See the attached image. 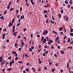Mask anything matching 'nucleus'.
<instances>
[{
	"mask_svg": "<svg viewBox=\"0 0 73 73\" xmlns=\"http://www.w3.org/2000/svg\"><path fill=\"white\" fill-rule=\"evenodd\" d=\"M48 33V31L46 30H45L44 31V32H43V35H47V34Z\"/></svg>",
	"mask_w": 73,
	"mask_h": 73,
	"instance_id": "obj_1",
	"label": "nucleus"
},
{
	"mask_svg": "<svg viewBox=\"0 0 73 73\" xmlns=\"http://www.w3.org/2000/svg\"><path fill=\"white\" fill-rule=\"evenodd\" d=\"M14 61L13 60V59H12V62L10 61L9 63L10 66H12V64H13L14 63Z\"/></svg>",
	"mask_w": 73,
	"mask_h": 73,
	"instance_id": "obj_2",
	"label": "nucleus"
},
{
	"mask_svg": "<svg viewBox=\"0 0 73 73\" xmlns=\"http://www.w3.org/2000/svg\"><path fill=\"white\" fill-rule=\"evenodd\" d=\"M58 40H59V37H56L55 40V42H57V41H58Z\"/></svg>",
	"mask_w": 73,
	"mask_h": 73,
	"instance_id": "obj_3",
	"label": "nucleus"
},
{
	"mask_svg": "<svg viewBox=\"0 0 73 73\" xmlns=\"http://www.w3.org/2000/svg\"><path fill=\"white\" fill-rule=\"evenodd\" d=\"M46 38H44V39L43 44H45V42H46Z\"/></svg>",
	"mask_w": 73,
	"mask_h": 73,
	"instance_id": "obj_4",
	"label": "nucleus"
},
{
	"mask_svg": "<svg viewBox=\"0 0 73 73\" xmlns=\"http://www.w3.org/2000/svg\"><path fill=\"white\" fill-rule=\"evenodd\" d=\"M60 53H61V54H64V51H62V50H61L60 51Z\"/></svg>",
	"mask_w": 73,
	"mask_h": 73,
	"instance_id": "obj_5",
	"label": "nucleus"
},
{
	"mask_svg": "<svg viewBox=\"0 0 73 73\" xmlns=\"http://www.w3.org/2000/svg\"><path fill=\"white\" fill-rule=\"evenodd\" d=\"M5 60H3V62H2V65H3V64H5Z\"/></svg>",
	"mask_w": 73,
	"mask_h": 73,
	"instance_id": "obj_6",
	"label": "nucleus"
},
{
	"mask_svg": "<svg viewBox=\"0 0 73 73\" xmlns=\"http://www.w3.org/2000/svg\"><path fill=\"white\" fill-rule=\"evenodd\" d=\"M3 61V57H1L0 58V62H1Z\"/></svg>",
	"mask_w": 73,
	"mask_h": 73,
	"instance_id": "obj_7",
	"label": "nucleus"
},
{
	"mask_svg": "<svg viewBox=\"0 0 73 73\" xmlns=\"http://www.w3.org/2000/svg\"><path fill=\"white\" fill-rule=\"evenodd\" d=\"M69 3L70 4H71V5H72V0H70Z\"/></svg>",
	"mask_w": 73,
	"mask_h": 73,
	"instance_id": "obj_8",
	"label": "nucleus"
},
{
	"mask_svg": "<svg viewBox=\"0 0 73 73\" xmlns=\"http://www.w3.org/2000/svg\"><path fill=\"white\" fill-rule=\"evenodd\" d=\"M44 13H48V11L45 10H44L43 11Z\"/></svg>",
	"mask_w": 73,
	"mask_h": 73,
	"instance_id": "obj_9",
	"label": "nucleus"
},
{
	"mask_svg": "<svg viewBox=\"0 0 73 73\" xmlns=\"http://www.w3.org/2000/svg\"><path fill=\"white\" fill-rule=\"evenodd\" d=\"M59 30H60V31H62V27H60L59 28Z\"/></svg>",
	"mask_w": 73,
	"mask_h": 73,
	"instance_id": "obj_10",
	"label": "nucleus"
},
{
	"mask_svg": "<svg viewBox=\"0 0 73 73\" xmlns=\"http://www.w3.org/2000/svg\"><path fill=\"white\" fill-rule=\"evenodd\" d=\"M65 3L66 4H68V1H65Z\"/></svg>",
	"mask_w": 73,
	"mask_h": 73,
	"instance_id": "obj_11",
	"label": "nucleus"
},
{
	"mask_svg": "<svg viewBox=\"0 0 73 73\" xmlns=\"http://www.w3.org/2000/svg\"><path fill=\"white\" fill-rule=\"evenodd\" d=\"M44 37L43 36L41 38V41H43V40H44Z\"/></svg>",
	"mask_w": 73,
	"mask_h": 73,
	"instance_id": "obj_12",
	"label": "nucleus"
},
{
	"mask_svg": "<svg viewBox=\"0 0 73 73\" xmlns=\"http://www.w3.org/2000/svg\"><path fill=\"white\" fill-rule=\"evenodd\" d=\"M12 24H13L10 22L9 23V26H10V27H11V26L12 25Z\"/></svg>",
	"mask_w": 73,
	"mask_h": 73,
	"instance_id": "obj_13",
	"label": "nucleus"
},
{
	"mask_svg": "<svg viewBox=\"0 0 73 73\" xmlns=\"http://www.w3.org/2000/svg\"><path fill=\"white\" fill-rule=\"evenodd\" d=\"M52 33H55V35H57V32H56V31H52Z\"/></svg>",
	"mask_w": 73,
	"mask_h": 73,
	"instance_id": "obj_14",
	"label": "nucleus"
},
{
	"mask_svg": "<svg viewBox=\"0 0 73 73\" xmlns=\"http://www.w3.org/2000/svg\"><path fill=\"white\" fill-rule=\"evenodd\" d=\"M67 42H70V38H68V41Z\"/></svg>",
	"mask_w": 73,
	"mask_h": 73,
	"instance_id": "obj_15",
	"label": "nucleus"
},
{
	"mask_svg": "<svg viewBox=\"0 0 73 73\" xmlns=\"http://www.w3.org/2000/svg\"><path fill=\"white\" fill-rule=\"evenodd\" d=\"M55 71V69L54 68H53L52 69V72H54Z\"/></svg>",
	"mask_w": 73,
	"mask_h": 73,
	"instance_id": "obj_16",
	"label": "nucleus"
},
{
	"mask_svg": "<svg viewBox=\"0 0 73 73\" xmlns=\"http://www.w3.org/2000/svg\"><path fill=\"white\" fill-rule=\"evenodd\" d=\"M16 53V52H15V51H13L12 52V54H15Z\"/></svg>",
	"mask_w": 73,
	"mask_h": 73,
	"instance_id": "obj_17",
	"label": "nucleus"
},
{
	"mask_svg": "<svg viewBox=\"0 0 73 73\" xmlns=\"http://www.w3.org/2000/svg\"><path fill=\"white\" fill-rule=\"evenodd\" d=\"M58 16L59 18H61V14H58Z\"/></svg>",
	"mask_w": 73,
	"mask_h": 73,
	"instance_id": "obj_18",
	"label": "nucleus"
},
{
	"mask_svg": "<svg viewBox=\"0 0 73 73\" xmlns=\"http://www.w3.org/2000/svg\"><path fill=\"white\" fill-rule=\"evenodd\" d=\"M70 32H73V29H72L71 28H70Z\"/></svg>",
	"mask_w": 73,
	"mask_h": 73,
	"instance_id": "obj_19",
	"label": "nucleus"
},
{
	"mask_svg": "<svg viewBox=\"0 0 73 73\" xmlns=\"http://www.w3.org/2000/svg\"><path fill=\"white\" fill-rule=\"evenodd\" d=\"M25 70L27 72H29V69H28V68H26L25 69Z\"/></svg>",
	"mask_w": 73,
	"mask_h": 73,
	"instance_id": "obj_20",
	"label": "nucleus"
},
{
	"mask_svg": "<svg viewBox=\"0 0 73 73\" xmlns=\"http://www.w3.org/2000/svg\"><path fill=\"white\" fill-rule=\"evenodd\" d=\"M19 59V58L18 57H17L15 58V61H16V60H17Z\"/></svg>",
	"mask_w": 73,
	"mask_h": 73,
	"instance_id": "obj_21",
	"label": "nucleus"
},
{
	"mask_svg": "<svg viewBox=\"0 0 73 73\" xmlns=\"http://www.w3.org/2000/svg\"><path fill=\"white\" fill-rule=\"evenodd\" d=\"M21 45H23V46L24 45V42H21Z\"/></svg>",
	"mask_w": 73,
	"mask_h": 73,
	"instance_id": "obj_22",
	"label": "nucleus"
},
{
	"mask_svg": "<svg viewBox=\"0 0 73 73\" xmlns=\"http://www.w3.org/2000/svg\"><path fill=\"white\" fill-rule=\"evenodd\" d=\"M7 70L8 71H9V70H11V68H9L8 69H7Z\"/></svg>",
	"mask_w": 73,
	"mask_h": 73,
	"instance_id": "obj_23",
	"label": "nucleus"
},
{
	"mask_svg": "<svg viewBox=\"0 0 73 73\" xmlns=\"http://www.w3.org/2000/svg\"><path fill=\"white\" fill-rule=\"evenodd\" d=\"M7 11H5L3 15H5V14H6L7 13Z\"/></svg>",
	"mask_w": 73,
	"mask_h": 73,
	"instance_id": "obj_24",
	"label": "nucleus"
},
{
	"mask_svg": "<svg viewBox=\"0 0 73 73\" xmlns=\"http://www.w3.org/2000/svg\"><path fill=\"white\" fill-rule=\"evenodd\" d=\"M41 49H40V50H37V52H38V53H39L40 52H41Z\"/></svg>",
	"mask_w": 73,
	"mask_h": 73,
	"instance_id": "obj_25",
	"label": "nucleus"
},
{
	"mask_svg": "<svg viewBox=\"0 0 73 73\" xmlns=\"http://www.w3.org/2000/svg\"><path fill=\"white\" fill-rule=\"evenodd\" d=\"M68 17H66V21H68Z\"/></svg>",
	"mask_w": 73,
	"mask_h": 73,
	"instance_id": "obj_26",
	"label": "nucleus"
},
{
	"mask_svg": "<svg viewBox=\"0 0 73 73\" xmlns=\"http://www.w3.org/2000/svg\"><path fill=\"white\" fill-rule=\"evenodd\" d=\"M67 68H69V63L68 62L67 63Z\"/></svg>",
	"mask_w": 73,
	"mask_h": 73,
	"instance_id": "obj_27",
	"label": "nucleus"
},
{
	"mask_svg": "<svg viewBox=\"0 0 73 73\" xmlns=\"http://www.w3.org/2000/svg\"><path fill=\"white\" fill-rule=\"evenodd\" d=\"M50 22L51 23H52V24H54V22L52 21L51 20H50Z\"/></svg>",
	"mask_w": 73,
	"mask_h": 73,
	"instance_id": "obj_28",
	"label": "nucleus"
},
{
	"mask_svg": "<svg viewBox=\"0 0 73 73\" xmlns=\"http://www.w3.org/2000/svg\"><path fill=\"white\" fill-rule=\"evenodd\" d=\"M68 48H69V49H72V47L71 46V47H67V48L68 49Z\"/></svg>",
	"mask_w": 73,
	"mask_h": 73,
	"instance_id": "obj_29",
	"label": "nucleus"
},
{
	"mask_svg": "<svg viewBox=\"0 0 73 73\" xmlns=\"http://www.w3.org/2000/svg\"><path fill=\"white\" fill-rule=\"evenodd\" d=\"M44 70H46V69H47V67L46 66H45L44 67Z\"/></svg>",
	"mask_w": 73,
	"mask_h": 73,
	"instance_id": "obj_30",
	"label": "nucleus"
},
{
	"mask_svg": "<svg viewBox=\"0 0 73 73\" xmlns=\"http://www.w3.org/2000/svg\"><path fill=\"white\" fill-rule=\"evenodd\" d=\"M17 46V43H15V47H16Z\"/></svg>",
	"mask_w": 73,
	"mask_h": 73,
	"instance_id": "obj_31",
	"label": "nucleus"
},
{
	"mask_svg": "<svg viewBox=\"0 0 73 73\" xmlns=\"http://www.w3.org/2000/svg\"><path fill=\"white\" fill-rule=\"evenodd\" d=\"M29 50L30 51L32 52V49L31 48H30Z\"/></svg>",
	"mask_w": 73,
	"mask_h": 73,
	"instance_id": "obj_32",
	"label": "nucleus"
},
{
	"mask_svg": "<svg viewBox=\"0 0 73 73\" xmlns=\"http://www.w3.org/2000/svg\"><path fill=\"white\" fill-rule=\"evenodd\" d=\"M11 4H12V1H10L9 3V5H10Z\"/></svg>",
	"mask_w": 73,
	"mask_h": 73,
	"instance_id": "obj_33",
	"label": "nucleus"
},
{
	"mask_svg": "<svg viewBox=\"0 0 73 73\" xmlns=\"http://www.w3.org/2000/svg\"><path fill=\"white\" fill-rule=\"evenodd\" d=\"M22 7H21L20 8V12H21V11H22Z\"/></svg>",
	"mask_w": 73,
	"mask_h": 73,
	"instance_id": "obj_34",
	"label": "nucleus"
},
{
	"mask_svg": "<svg viewBox=\"0 0 73 73\" xmlns=\"http://www.w3.org/2000/svg\"><path fill=\"white\" fill-rule=\"evenodd\" d=\"M7 7L8 9H9V8H10V5H8L7 6Z\"/></svg>",
	"mask_w": 73,
	"mask_h": 73,
	"instance_id": "obj_35",
	"label": "nucleus"
},
{
	"mask_svg": "<svg viewBox=\"0 0 73 73\" xmlns=\"http://www.w3.org/2000/svg\"><path fill=\"white\" fill-rule=\"evenodd\" d=\"M52 20H55V19H54V17H53V16H52Z\"/></svg>",
	"mask_w": 73,
	"mask_h": 73,
	"instance_id": "obj_36",
	"label": "nucleus"
},
{
	"mask_svg": "<svg viewBox=\"0 0 73 73\" xmlns=\"http://www.w3.org/2000/svg\"><path fill=\"white\" fill-rule=\"evenodd\" d=\"M7 31V29H3V32H5V31Z\"/></svg>",
	"mask_w": 73,
	"mask_h": 73,
	"instance_id": "obj_37",
	"label": "nucleus"
},
{
	"mask_svg": "<svg viewBox=\"0 0 73 73\" xmlns=\"http://www.w3.org/2000/svg\"><path fill=\"white\" fill-rule=\"evenodd\" d=\"M70 36H73V33H71L70 34Z\"/></svg>",
	"mask_w": 73,
	"mask_h": 73,
	"instance_id": "obj_38",
	"label": "nucleus"
},
{
	"mask_svg": "<svg viewBox=\"0 0 73 73\" xmlns=\"http://www.w3.org/2000/svg\"><path fill=\"white\" fill-rule=\"evenodd\" d=\"M18 50H19V51H21V48H19Z\"/></svg>",
	"mask_w": 73,
	"mask_h": 73,
	"instance_id": "obj_39",
	"label": "nucleus"
},
{
	"mask_svg": "<svg viewBox=\"0 0 73 73\" xmlns=\"http://www.w3.org/2000/svg\"><path fill=\"white\" fill-rule=\"evenodd\" d=\"M11 58H12V57H11L9 56V57L8 58V59L9 60H11Z\"/></svg>",
	"mask_w": 73,
	"mask_h": 73,
	"instance_id": "obj_40",
	"label": "nucleus"
},
{
	"mask_svg": "<svg viewBox=\"0 0 73 73\" xmlns=\"http://www.w3.org/2000/svg\"><path fill=\"white\" fill-rule=\"evenodd\" d=\"M8 64H9V63L6 62L5 63V64L6 65H8Z\"/></svg>",
	"mask_w": 73,
	"mask_h": 73,
	"instance_id": "obj_41",
	"label": "nucleus"
},
{
	"mask_svg": "<svg viewBox=\"0 0 73 73\" xmlns=\"http://www.w3.org/2000/svg\"><path fill=\"white\" fill-rule=\"evenodd\" d=\"M25 56L26 57H28V54H25Z\"/></svg>",
	"mask_w": 73,
	"mask_h": 73,
	"instance_id": "obj_42",
	"label": "nucleus"
},
{
	"mask_svg": "<svg viewBox=\"0 0 73 73\" xmlns=\"http://www.w3.org/2000/svg\"><path fill=\"white\" fill-rule=\"evenodd\" d=\"M15 26H13V29H15Z\"/></svg>",
	"mask_w": 73,
	"mask_h": 73,
	"instance_id": "obj_43",
	"label": "nucleus"
},
{
	"mask_svg": "<svg viewBox=\"0 0 73 73\" xmlns=\"http://www.w3.org/2000/svg\"><path fill=\"white\" fill-rule=\"evenodd\" d=\"M14 9H13V8H12L10 10V11H12V10H13Z\"/></svg>",
	"mask_w": 73,
	"mask_h": 73,
	"instance_id": "obj_44",
	"label": "nucleus"
},
{
	"mask_svg": "<svg viewBox=\"0 0 73 73\" xmlns=\"http://www.w3.org/2000/svg\"><path fill=\"white\" fill-rule=\"evenodd\" d=\"M13 36H16L17 35L15 34V33H14L13 34Z\"/></svg>",
	"mask_w": 73,
	"mask_h": 73,
	"instance_id": "obj_45",
	"label": "nucleus"
},
{
	"mask_svg": "<svg viewBox=\"0 0 73 73\" xmlns=\"http://www.w3.org/2000/svg\"><path fill=\"white\" fill-rule=\"evenodd\" d=\"M15 56L16 57H17V53L16 52L15 53Z\"/></svg>",
	"mask_w": 73,
	"mask_h": 73,
	"instance_id": "obj_46",
	"label": "nucleus"
},
{
	"mask_svg": "<svg viewBox=\"0 0 73 73\" xmlns=\"http://www.w3.org/2000/svg\"><path fill=\"white\" fill-rule=\"evenodd\" d=\"M14 21H15V19H13L12 20V23H14Z\"/></svg>",
	"mask_w": 73,
	"mask_h": 73,
	"instance_id": "obj_47",
	"label": "nucleus"
},
{
	"mask_svg": "<svg viewBox=\"0 0 73 73\" xmlns=\"http://www.w3.org/2000/svg\"><path fill=\"white\" fill-rule=\"evenodd\" d=\"M31 38H32V37H33V34H32L31 35Z\"/></svg>",
	"mask_w": 73,
	"mask_h": 73,
	"instance_id": "obj_48",
	"label": "nucleus"
},
{
	"mask_svg": "<svg viewBox=\"0 0 73 73\" xmlns=\"http://www.w3.org/2000/svg\"><path fill=\"white\" fill-rule=\"evenodd\" d=\"M19 64H22L23 63V62L19 61Z\"/></svg>",
	"mask_w": 73,
	"mask_h": 73,
	"instance_id": "obj_49",
	"label": "nucleus"
},
{
	"mask_svg": "<svg viewBox=\"0 0 73 73\" xmlns=\"http://www.w3.org/2000/svg\"><path fill=\"white\" fill-rule=\"evenodd\" d=\"M66 36H65L64 38V39L65 40V39H66Z\"/></svg>",
	"mask_w": 73,
	"mask_h": 73,
	"instance_id": "obj_50",
	"label": "nucleus"
},
{
	"mask_svg": "<svg viewBox=\"0 0 73 73\" xmlns=\"http://www.w3.org/2000/svg\"><path fill=\"white\" fill-rule=\"evenodd\" d=\"M38 69V72H40V71H41V68H39Z\"/></svg>",
	"mask_w": 73,
	"mask_h": 73,
	"instance_id": "obj_51",
	"label": "nucleus"
},
{
	"mask_svg": "<svg viewBox=\"0 0 73 73\" xmlns=\"http://www.w3.org/2000/svg\"><path fill=\"white\" fill-rule=\"evenodd\" d=\"M49 41L51 43H53V41L52 40H50Z\"/></svg>",
	"mask_w": 73,
	"mask_h": 73,
	"instance_id": "obj_52",
	"label": "nucleus"
},
{
	"mask_svg": "<svg viewBox=\"0 0 73 73\" xmlns=\"http://www.w3.org/2000/svg\"><path fill=\"white\" fill-rule=\"evenodd\" d=\"M58 49H60V46H57Z\"/></svg>",
	"mask_w": 73,
	"mask_h": 73,
	"instance_id": "obj_53",
	"label": "nucleus"
},
{
	"mask_svg": "<svg viewBox=\"0 0 73 73\" xmlns=\"http://www.w3.org/2000/svg\"><path fill=\"white\" fill-rule=\"evenodd\" d=\"M60 11H61V13H62V14L63 13V12H64L63 10H60Z\"/></svg>",
	"mask_w": 73,
	"mask_h": 73,
	"instance_id": "obj_54",
	"label": "nucleus"
},
{
	"mask_svg": "<svg viewBox=\"0 0 73 73\" xmlns=\"http://www.w3.org/2000/svg\"><path fill=\"white\" fill-rule=\"evenodd\" d=\"M42 55H43V56H45V55H46V54L45 53H43L42 54Z\"/></svg>",
	"mask_w": 73,
	"mask_h": 73,
	"instance_id": "obj_55",
	"label": "nucleus"
},
{
	"mask_svg": "<svg viewBox=\"0 0 73 73\" xmlns=\"http://www.w3.org/2000/svg\"><path fill=\"white\" fill-rule=\"evenodd\" d=\"M6 35V34L5 33L3 34V35H2L3 36H5Z\"/></svg>",
	"mask_w": 73,
	"mask_h": 73,
	"instance_id": "obj_56",
	"label": "nucleus"
},
{
	"mask_svg": "<svg viewBox=\"0 0 73 73\" xmlns=\"http://www.w3.org/2000/svg\"><path fill=\"white\" fill-rule=\"evenodd\" d=\"M44 17L45 18H47V15L45 14V15H44Z\"/></svg>",
	"mask_w": 73,
	"mask_h": 73,
	"instance_id": "obj_57",
	"label": "nucleus"
},
{
	"mask_svg": "<svg viewBox=\"0 0 73 73\" xmlns=\"http://www.w3.org/2000/svg\"><path fill=\"white\" fill-rule=\"evenodd\" d=\"M29 65H30V64L28 63H27L26 64V65H27V66H28Z\"/></svg>",
	"mask_w": 73,
	"mask_h": 73,
	"instance_id": "obj_58",
	"label": "nucleus"
},
{
	"mask_svg": "<svg viewBox=\"0 0 73 73\" xmlns=\"http://www.w3.org/2000/svg\"><path fill=\"white\" fill-rule=\"evenodd\" d=\"M31 42H32V40H30L29 44H31Z\"/></svg>",
	"mask_w": 73,
	"mask_h": 73,
	"instance_id": "obj_59",
	"label": "nucleus"
},
{
	"mask_svg": "<svg viewBox=\"0 0 73 73\" xmlns=\"http://www.w3.org/2000/svg\"><path fill=\"white\" fill-rule=\"evenodd\" d=\"M26 30H27V29H24L23 30V32H25V31H26Z\"/></svg>",
	"mask_w": 73,
	"mask_h": 73,
	"instance_id": "obj_60",
	"label": "nucleus"
},
{
	"mask_svg": "<svg viewBox=\"0 0 73 73\" xmlns=\"http://www.w3.org/2000/svg\"><path fill=\"white\" fill-rule=\"evenodd\" d=\"M20 25V23H18L17 24V26L19 27V25Z\"/></svg>",
	"mask_w": 73,
	"mask_h": 73,
	"instance_id": "obj_61",
	"label": "nucleus"
},
{
	"mask_svg": "<svg viewBox=\"0 0 73 73\" xmlns=\"http://www.w3.org/2000/svg\"><path fill=\"white\" fill-rule=\"evenodd\" d=\"M70 44H73V40L72 41V42H70Z\"/></svg>",
	"mask_w": 73,
	"mask_h": 73,
	"instance_id": "obj_62",
	"label": "nucleus"
},
{
	"mask_svg": "<svg viewBox=\"0 0 73 73\" xmlns=\"http://www.w3.org/2000/svg\"><path fill=\"white\" fill-rule=\"evenodd\" d=\"M48 44H51L50 42L49 41L48 42Z\"/></svg>",
	"mask_w": 73,
	"mask_h": 73,
	"instance_id": "obj_63",
	"label": "nucleus"
},
{
	"mask_svg": "<svg viewBox=\"0 0 73 73\" xmlns=\"http://www.w3.org/2000/svg\"><path fill=\"white\" fill-rule=\"evenodd\" d=\"M32 49H34V46H32L31 48Z\"/></svg>",
	"mask_w": 73,
	"mask_h": 73,
	"instance_id": "obj_64",
	"label": "nucleus"
}]
</instances>
